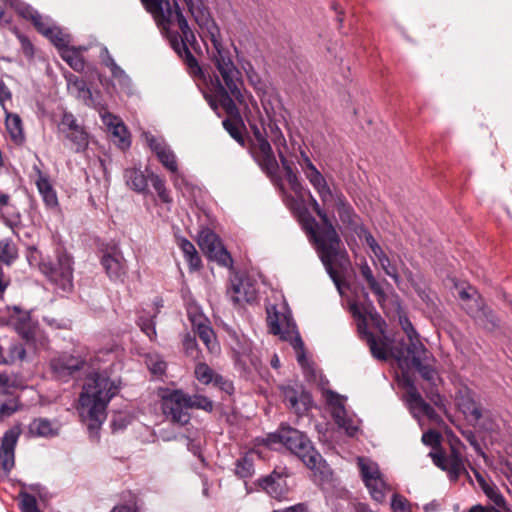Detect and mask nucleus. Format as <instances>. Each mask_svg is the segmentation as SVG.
Here are the masks:
<instances>
[{"mask_svg": "<svg viewBox=\"0 0 512 512\" xmlns=\"http://www.w3.org/2000/svg\"><path fill=\"white\" fill-rule=\"evenodd\" d=\"M188 11L195 21L202 27L207 28V53L214 67L211 85L213 95L205 94L213 110L221 106L230 117L239 116L238 108L234 100L242 103L243 81L240 70L235 65L230 49L225 46L221 39L220 29L210 18L201 0H183Z\"/></svg>", "mask_w": 512, "mask_h": 512, "instance_id": "1", "label": "nucleus"}, {"mask_svg": "<svg viewBox=\"0 0 512 512\" xmlns=\"http://www.w3.org/2000/svg\"><path fill=\"white\" fill-rule=\"evenodd\" d=\"M310 204L322 223L320 225L309 213H303L300 216L302 228L313 242L326 272L340 291L342 280L335 266L344 268L349 265L348 254L335 227L316 199L311 197Z\"/></svg>", "mask_w": 512, "mask_h": 512, "instance_id": "2", "label": "nucleus"}, {"mask_svg": "<svg viewBox=\"0 0 512 512\" xmlns=\"http://www.w3.org/2000/svg\"><path fill=\"white\" fill-rule=\"evenodd\" d=\"M140 1L145 10L152 15L162 34L169 40L173 50L183 59L188 72L193 76L202 77L203 70L186 44L194 41L195 35L178 3L170 0Z\"/></svg>", "mask_w": 512, "mask_h": 512, "instance_id": "3", "label": "nucleus"}, {"mask_svg": "<svg viewBox=\"0 0 512 512\" xmlns=\"http://www.w3.org/2000/svg\"><path fill=\"white\" fill-rule=\"evenodd\" d=\"M119 392V387L107 375L92 373L79 397V415L87 421L89 430H97L106 419L110 400Z\"/></svg>", "mask_w": 512, "mask_h": 512, "instance_id": "4", "label": "nucleus"}, {"mask_svg": "<svg viewBox=\"0 0 512 512\" xmlns=\"http://www.w3.org/2000/svg\"><path fill=\"white\" fill-rule=\"evenodd\" d=\"M257 441L270 449H276L277 445L285 446L298 456L309 469L319 473L321 480H327L331 475L329 469L323 464L322 456L313 447L312 442L305 434L295 428L281 425L276 432L258 438Z\"/></svg>", "mask_w": 512, "mask_h": 512, "instance_id": "5", "label": "nucleus"}, {"mask_svg": "<svg viewBox=\"0 0 512 512\" xmlns=\"http://www.w3.org/2000/svg\"><path fill=\"white\" fill-rule=\"evenodd\" d=\"M112 350H100L93 356L73 355L62 353L50 360V369L52 376L62 382H67L76 372L84 369L86 366L96 369L100 362L109 361L112 356Z\"/></svg>", "mask_w": 512, "mask_h": 512, "instance_id": "6", "label": "nucleus"}, {"mask_svg": "<svg viewBox=\"0 0 512 512\" xmlns=\"http://www.w3.org/2000/svg\"><path fill=\"white\" fill-rule=\"evenodd\" d=\"M251 129L255 136L252 151L257 158H262V160H276L271 144L267 139L270 138L276 147L279 160H287L288 147L286 139L275 121L269 120L267 127L264 128L263 131L255 125H251Z\"/></svg>", "mask_w": 512, "mask_h": 512, "instance_id": "7", "label": "nucleus"}, {"mask_svg": "<svg viewBox=\"0 0 512 512\" xmlns=\"http://www.w3.org/2000/svg\"><path fill=\"white\" fill-rule=\"evenodd\" d=\"M41 273L58 289L67 292L73 288V258L64 249L56 250L55 260H42Z\"/></svg>", "mask_w": 512, "mask_h": 512, "instance_id": "8", "label": "nucleus"}, {"mask_svg": "<svg viewBox=\"0 0 512 512\" xmlns=\"http://www.w3.org/2000/svg\"><path fill=\"white\" fill-rule=\"evenodd\" d=\"M230 346L235 364L245 377L250 378L260 374L262 361L259 351L252 346V342L245 336L234 334L231 336Z\"/></svg>", "mask_w": 512, "mask_h": 512, "instance_id": "9", "label": "nucleus"}, {"mask_svg": "<svg viewBox=\"0 0 512 512\" xmlns=\"http://www.w3.org/2000/svg\"><path fill=\"white\" fill-rule=\"evenodd\" d=\"M350 311L357 320L358 330L362 338L366 340L372 356L381 361H386L390 355L393 356L394 347L391 348L385 339L377 338L368 331L366 316L356 303L350 304Z\"/></svg>", "mask_w": 512, "mask_h": 512, "instance_id": "10", "label": "nucleus"}, {"mask_svg": "<svg viewBox=\"0 0 512 512\" xmlns=\"http://www.w3.org/2000/svg\"><path fill=\"white\" fill-rule=\"evenodd\" d=\"M161 408L164 416L173 424L185 426L190 422L191 415L186 405L185 392L173 390L162 397Z\"/></svg>", "mask_w": 512, "mask_h": 512, "instance_id": "11", "label": "nucleus"}, {"mask_svg": "<svg viewBox=\"0 0 512 512\" xmlns=\"http://www.w3.org/2000/svg\"><path fill=\"white\" fill-rule=\"evenodd\" d=\"M260 168L271 181L277 185L282 186V181L286 180L290 188L295 193H300L302 186L298 180L297 174L294 171L292 164L294 162H258Z\"/></svg>", "mask_w": 512, "mask_h": 512, "instance_id": "12", "label": "nucleus"}, {"mask_svg": "<svg viewBox=\"0 0 512 512\" xmlns=\"http://www.w3.org/2000/svg\"><path fill=\"white\" fill-rule=\"evenodd\" d=\"M429 456L435 466L447 472L448 478L452 482H456L461 474L466 472L462 454L454 445H451L448 455L439 450L430 452Z\"/></svg>", "mask_w": 512, "mask_h": 512, "instance_id": "13", "label": "nucleus"}, {"mask_svg": "<svg viewBox=\"0 0 512 512\" xmlns=\"http://www.w3.org/2000/svg\"><path fill=\"white\" fill-rule=\"evenodd\" d=\"M198 245L210 259L217 261L220 265L227 267L232 264V257L212 230L205 228L199 232Z\"/></svg>", "mask_w": 512, "mask_h": 512, "instance_id": "14", "label": "nucleus"}, {"mask_svg": "<svg viewBox=\"0 0 512 512\" xmlns=\"http://www.w3.org/2000/svg\"><path fill=\"white\" fill-rule=\"evenodd\" d=\"M22 434V425L16 423L4 432L0 445V471L8 476L15 465V447Z\"/></svg>", "mask_w": 512, "mask_h": 512, "instance_id": "15", "label": "nucleus"}, {"mask_svg": "<svg viewBox=\"0 0 512 512\" xmlns=\"http://www.w3.org/2000/svg\"><path fill=\"white\" fill-rule=\"evenodd\" d=\"M100 263L103 266L106 275L113 282L123 283L128 272V266L123 253L116 246L107 249L101 259Z\"/></svg>", "mask_w": 512, "mask_h": 512, "instance_id": "16", "label": "nucleus"}, {"mask_svg": "<svg viewBox=\"0 0 512 512\" xmlns=\"http://www.w3.org/2000/svg\"><path fill=\"white\" fill-rule=\"evenodd\" d=\"M362 479L368 488L372 498L377 502H383L386 496L387 485L382 479L376 464H366L359 459Z\"/></svg>", "mask_w": 512, "mask_h": 512, "instance_id": "17", "label": "nucleus"}, {"mask_svg": "<svg viewBox=\"0 0 512 512\" xmlns=\"http://www.w3.org/2000/svg\"><path fill=\"white\" fill-rule=\"evenodd\" d=\"M400 366H412L421 375V377L429 382H433L436 377V370L430 365V360H433V356L426 347H423V351H412L407 354L405 358H395Z\"/></svg>", "mask_w": 512, "mask_h": 512, "instance_id": "18", "label": "nucleus"}, {"mask_svg": "<svg viewBox=\"0 0 512 512\" xmlns=\"http://www.w3.org/2000/svg\"><path fill=\"white\" fill-rule=\"evenodd\" d=\"M399 323L402 330L407 336L408 343L401 341L399 345L394 347V358H405L412 351H423L424 344L420 341V337L413 324L406 315L399 316Z\"/></svg>", "mask_w": 512, "mask_h": 512, "instance_id": "19", "label": "nucleus"}, {"mask_svg": "<svg viewBox=\"0 0 512 512\" xmlns=\"http://www.w3.org/2000/svg\"><path fill=\"white\" fill-rule=\"evenodd\" d=\"M33 170L36 173L34 183L43 200L45 207L51 211H59L60 204L57 192L53 187L50 177L42 171L39 165H34Z\"/></svg>", "mask_w": 512, "mask_h": 512, "instance_id": "20", "label": "nucleus"}, {"mask_svg": "<svg viewBox=\"0 0 512 512\" xmlns=\"http://www.w3.org/2000/svg\"><path fill=\"white\" fill-rule=\"evenodd\" d=\"M66 80L67 88L72 95L81 100L86 106L93 107L99 111L103 110L99 94L94 95L83 79L70 73L66 76Z\"/></svg>", "mask_w": 512, "mask_h": 512, "instance_id": "21", "label": "nucleus"}, {"mask_svg": "<svg viewBox=\"0 0 512 512\" xmlns=\"http://www.w3.org/2000/svg\"><path fill=\"white\" fill-rule=\"evenodd\" d=\"M282 395L286 406L299 416L305 414L312 406V397L304 389L283 387Z\"/></svg>", "mask_w": 512, "mask_h": 512, "instance_id": "22", "label": "nucleus"}, {"mask_svg": "<svg viewBox=\"0 0 512 512\" xmlns=\"http://www.w3.org/2000/svg\"><path fill=\"white\" fill-rule=\"evenodd\" d=\"M406 400L409 409L415 418H418L420 415H424L434 422H439L441 420L438 413L422 398L421 394L413 384H411L407 389Z\"/></svg>", "mask_w": 512, "mask_h": 512, "instance_id": "23", "label": "nucleus"}, {"mask_svg": "<svg viewBox=\"0 0 512 512\" xmlns=\"http://www.w3.org/2000/svg\"><path fill=\"white\" fill-rule=\"evenodd\" d=\"M99 113L104 125L111 133L113 142L116 143L121 149H127L131 143L130 134L122 120L109 112H102L101 110Z\"/></svg>", "mask_w": 512, "mask_h": 512, "instance_id": "24", "label": "nucleus"}, {"mask_svg": "<svg viewBox=\"0 0 512 512\" xmlns=\"http://www.w3.org/2000/svg\"><path fill=\"white\" fill-rule=\"evenodd\" d=\"M153 174L147 165L143 168L140 162L138 166L134 165L125 169L124 179L130 189L140 194H146L149 191L148 181H150V175Z\"/></svg>", "mask_w": 512, "mask_h": 512, "instance_id": "25", "label": "nucleus"}, {"mask_svg": "<svg viewBox=\"0 0 512 512\" xmlns=\"http://www.w3.org/2000/svg\"><path fill=\"white\" fill-rule=\"evenodd\" d=\"M7 324L12 326L23 338H30L33 334L31 317L28 312L14 306L7 308Z\"/></svg>", "mask_w": 512, "mask_h": 512, "instance_id": "26", "label": "nucleus"}, {"mask_svg": "<svg viewBox=\"0 0 512 512\" xmlns=\"http://www.w3.org/2000/svg\"><path fill=\"white\" fill-rule=\"evenodd\" d=\"M458 406L468 420L478 422L482 418L481 405L475 399L474 393L470 389L465 388L460 391Z\"/></svg>", "mask_w": 512, "mask_h": 512, "instance_id": "27", "label": "nucleus"}, {"mask_svg": "<svg viewBox=\"0 0 512 512\" xmlns=\"http://www.w3.org/2000/svg\"><path fill=\"white\" fill-rule=\"evenodd\" d=\"M230 297L234 303H252L257 298L256 285L249 278L239 279L233 283L230 290Z\"/></svg>", "mask_w": 512, "mask_h": 512, "instance_id": "28", "label": "nucleus"}, {"mask_svg": "<svg viewBox=\"0 0 512 512\" xmlns=\"http://www.w3.org/2000/svg\"><path fill=\"white\" fill-rule=\"evenodd\" d=\"M192 326L194 331L197 333L199 338L205 344L210 352H215L219 349V345L216 341V336L213 329L208 324L207 319L201 315H195L191 318Z\"/></svg>", "mask_w": 512, "mask_h": 512, "instance_id": "29", "label": "nucleus"}, {"mask_svg": "<svg viewBox=\"0 0 512 512\" xmlns=\"http://www.w3.org/2000/svg\"><path fill=\"white\" fill-rule=\"evenodd\" d=\"M306 168L305 173L312 186L318 192L323 203H326L332 199V192L327 185V182L323 175L315 168L312 162H305Z\"/></svg>", "mask_w": 512, "mask_h": 512, "instance_id": "30", "label": "nucleus"}, {"mask_svg": "<svg viewBox=\"0 0 512 512\" xmlns=\"http://www.w3.org/2000/svg\"><path fill=\"white\" fill-rule=\"evenodd\" d=\"M258 485L275 499L283 498L287 492L284 480L276 472L259 479Z\"/></svg>", "mask_w": 512, "mask_h": 512, "instance_id": "31", "label": "nucleus"}, {"mask_svg": "<svg viewBox=\"0 0 512 512\" xmlns=\"http://www.w3.org/2000/svg\"><path fill=\"white\" fill-rule=\"evenodd\" d=\"M28 432L33 437H54L59 433V428L51 420L35 418L28 426Z\"/></svg>", "mask_w": 512, "mask_h": 512, "instance_id": "32", "label": "nucleus"}, {"mask_svg": "<svg viewBox=\"0 0 512 512\" xmlns=\"http://www.w3.org/2000/svg\"><path fill=\"white\" fill-rule=\"evenodd\" d=\"M4 113L6 130L11 140L16 144L23 143L25 140V135L20 116L16 113L9 112L8 109H5Z\"/></svg>", "mask_w": 512, "mask_h": 512, "instance_id": "33", "label": "nucleus"}, {"mask_svg": "<svg viewBox=\"0 0 512 512\" xmlns=\"http://www.w3.org/2000/svg\"><path fill=\"white\" fill-rule=\"evenodd\" d=\"M144 136L150 149L155 153L159 160L174 159L175 155L163 137L154 136L150 133H145Z\"/></svg>", "mask_w": 512, "mask_h": 512, "instance_id": "34", "label": "nucleus"}, {"mask_svg": "<svg viewBox=\"0 0 512 512\" xmlns=\"http://www.w3.org/2000/svg\"><path fill=\"white\" fill-rule=\"evenodd\" d=\"M177 245L184 254L190 270H199L202 267V261L193 243L185 237H177Z\"/></svg>", "mask_w": 512, "mask_h": 512, "instance_id": "35", "label": "nucleus"}, {"mask_svg": "<svg viewBox=\"0 0 512 512\" xmlns=\"http://www.w3.org/2000/svg\"><path fill=\"white\" fill-rule=\"evenodd\" d=\"M360 273L370 290L375 294L379 305L382 306L387 299V295L382 285L374 277L373 271L366 261L360 265Z\"/></svg>", "mask_w": 512, "mask_h": 512, "instance_id": "36", "label": "nucleus"}, {"mask_svg": "<svg viewBox=\"0 0 512 512\" xmlns=\"http://www.w3.org/2000/svg\"><path fill=\"white\" fill-rule=\"evenodd\" d=\"M459 296L464 301V309L470 316L476 318L482 313L483 301L475 291L471 294L463 289L459 292Z\"/></svg>", "mask_w": 512, "mask_h": 512, "instance_id": "37", "label": "nucleus"}, {"mask_svg": "<svg viewBox=\"0 0 512 512\" xmlns=\"http://www.w3.org/2000/svg\"><path fill=\"white\" fill-rule=\"evenodd\" d=\"M18 259V248L10 238L0 240V262L10 266Z\"/></svg>", "mask_w": 512, "mask_h": 512, "instance_id": "38", "label": "nucleus"}, {"mask_svg": "<svg viewBox=\"0 0 512 512\" xmlns=\"http://www.w3.org/2000/svg\"><path fill=\"white\" fill-rule=\"evenodd\" d=\"M327 401L329 405L334 407L332 411V417L334 418L336 424L340 427H346V411L341 397L334 392H330Z\"/></svg>", "mask_w": 512, "mask_h": 512, "instance_id": "39", "label": "nucleus"}, {"mask_svg": "<svg viewBox=\"0 0 512 512\" xmlns=\"http://www.w3.org/2000/svg\"><path fill=\"white\" fill-rule=\"evenodd\" d=\"M374 256L377 259L383 271L385 272V274L391 277L396 284H399L400 275L397 266L394 263H392V261L385 253V251L381 249L380 252L375 253Z\"/></svg>", "mask_w": 512, "mask_h": 512, "instance_id": "40", "label": "nucleus"}, {"mask_svg": "<svg viewBox=\"0 0 512 512\" xmlns=\"http://www.w3.org/2000/svg\"><path fill=\"white\" fill-rule=\"evenodd\" d=\"M150 182L158 196L159 201L165 205H171L173 203V198L170 191L166 187L165 181L154 173L153 175H150Z\"/></svg>", "mask_w": 512, "mask_h": 512, "instance_id": "41", "label": "nucleus"}, {"mask_svg": "<svg viewBox=\"0 0 512 512\" xmlns=\"http://www.w3.org/2000/svg\"><path fill=\"white\" fill-rule=\"evenodd\" d=\"M64 138L71 143V147L77 152L85 150L88 146V134L83 126L75 129V131H71Z\"/></svg>", "mask_w": 512, "mask_h": 512, "instance_id": "42", "label": "nucleus"}, {"mask_svg": "<svg viewBox=\"0 0 512 512\" xmlns=\"http://www.w3.org/2000/svg\"><path fill=\"white\" fill-rule=\"evenodd\" d=\"M235 474L242 478H251L254 474V461L250 454H245L243 457L237 459L235 463Z\"/></svg>", "mask_w": 512, "mask_h": 512, "instance_id": "43", "label": "nucleus"}, {"mask_svg": "<svg viewBox=\"0 0 512 512\" xmlns=\"http://www.w3.org/2000/svg\"><path fill=\"white\" fill-rule=\"evenodd\" d=\"M186 405L190 409H201L206 412H212L214 404L208 397L200 394L189 395L185 393Z\"/></svg>", "mask_w": 512, "mask_h": 512, "instance_id": "44", "label": "nucleus"}, {"mask_svg": "<svg viewBox=\"0 0 512 512\" xmlns=\"http://www.w3.org/2000/svg\"><path fill=\"white\" fill-rule=\"evenodd\" d=\"M223 127L235 139L240 145H244L243 129L244 125L239 119H225L223 121Z\"/></svg>", "mask_w": 512, "mask_h": 512, "instance_id": "45", "label": "nucleus"}, {"mask_svg": "<svg viewBox=\"0 0 512 512\" xmlns=\"http://www.w3.org/2000/svg\"><path fill=\"white\" fill-rule=\"evenodd\" d=\"M482 489L486 497L494 504L493 507L498 510L506 508L507 501L496 486L484 484L482 485Z\"/></svg>", "mask_w": 512, "mask_h": 512, "instance_id": "46", "label": "nucleus"}, {"mask_svg": "<svg viewBox=\"0 0 512 512\" xmlns=\"http://www.w3.org/2000/svg\"><path fill=\"white\" fill-rule=\"evenodd\" d=\"M64 61L75 71H82L85 67V62L82 56L75 49L66 48L61 54Z\"/></svg>", "mask_w": 512, "mask_h": 512, "instance_id": "47", "label": "nucleus"}, {"mask_svg": "<svg viewBox=\"0 0 512 512\" xmlns=\"http://www.w3.org/2000/svg\"><path fill=\"white\" fill-rule=\"evenodd\" d=\"M82 125L78 123L75 116L70 112H64L58 123V131L64 137L71 131L80 128Z\"/></svg>", "mask_w": 512, "mask_h": 512, "instance_id": "48", "label": "nucleus"}, {"mask_svg": "<svg viewBox=\"0 0 512 512\" xmlns=\"http://www.w3.org/2000/svg\"><path fill=\"white\" fill-rule=\"evenodd\" d=\"M26 356V350L21 343H11L7 355H5L6 365L15 364L18 361H23Z\"/></svg>", "mask_w": 512, "mask_h": 512, "instance_id": "49", "label": "nucleus"}, {"mask_svg": "<svg viewBox=\"0 0 512 512\" xmlns=\"http://www.w3.org/2000/svg\"><path fill=\"white\" fill-rule=\"evenodd\" d=\"M195 377L197 378V380L199 382H201L202 384H205V385H208L210 383H212L214 377H215V372L213 371V369H211L206 363L204 362H199L196 366H195Z\"/></svg>", "mask_w": 512, "mask_h": 512, "instance_id": "50", "label": "nucleus"}, {"mask_svg": "<svg viewBox=\"0 0 512 512\" xmlns=\"http://www.w3.org/2000/svg\"><path fill=\"white\" fill-rule=\"evenodd\" d=\"M20 510L21 512H42L34 495L29 493L20 494Z\"/></svg>", "mask_w": 512, "mask_h": 512, "instance_id": "51", "label": "nucleus"}, {"mask_svg": "<svg viewBox=\"0 0 512 512\" xmlns=\"http://www.w3.org/2000/svg\"><path fill=\"white\" fill-rule=\"evenodd\" d=\"M234 49H235V52L237 53L238 63L241 66V69L245 72L248 80L252 84H255L256 82L259 81V76H258L257 72L255 71L252 63L249 60L245 59L244 57L238 55L236 47Z\"/></svg>", "mask_w": 512, "mask_h": 512, "instance_id": "52", "label": "nucleus"}, {"mask_svg": "<svg viewBox=\"0 0 512 512\" xmlns=\"http://www.w3.org/2000/svg\"><path fill=\"white\" fill-rule=\"evenodd\" d=\"M45 37L51 40V42L58 48H65L69 43L68 35L63 33L59 27L55 26L52 28L51 33H48Z\"/></svg>", "mask_w": 512, "mask_h": 512, "instance_id": "53", "label": "nucleus"}, {"mask_svg": "<svg viewBox=\"0 0 512 512\" xmlns=\"http://www.w3.org/2000/svg\"><path fill=\"white\" fill-rule=\"evenodd\" d=\"M162 163H163L164 167L173 174L172 181L176 188H181L182 185L188 184V182L186 181L184 176L181 175L178 171V165H177L178 162H162Z\"/></svg>", "mask_w": 512, "mask_h": 512, "instance_id": "54", "label": "nucleus"}, {"mask_svg": "<svg viewBox=\"0 0 512 512\" xmlns=\"http://www.w3.org/2000/svg\"><path fill=\"white\" fill-rule=\"evenodd\" d=\"M183 347L187 356L192 358H197L199 356V349L196 342V339L191 334H185L183 338Z\"/></svg>", "mask_w": 512, "mask_h": 512, "instance_id": "55", "label": "nucleus"}, {"mask_svg": "<svg viewBox=\"0 0 512 512\" xmlns=\"http://www.w3.org/2000/svg\"><path fill=\"white\" fill-rule=\"evenodd\" d=\"M391 507L394 512H412L411 504L402 495L394 494L391 501Z\"/></svg>", "mask_w": 512, "mask_h": 512, "instance_id": "56", "label": "nucleus"}, {"mask_svg": "<svg viewBox=\"0 0 512 512\" xmlns=\"http://www.w3.org/2000/svg\"><path fill=\"white\" fill-rule=\"evenodd\" d=\"M32 23L38 30V32H40L44 36H46L48 33H51V30L54 27V25L51 23V20L47 17L42 16L40 13L38 14V17L34 18Z\"/></svg>", "mask_w": 512, "mask_h": 512, "instance_id": "57", "label": "nucleus"}, {"mask_svg": "<svg viewBox=\"0 0 512 512\" xmlns=\"http://www.w3.org/2000/svg\"><path fill=\"white\" fill-rule=\"evenodd\" d=\"M212 383L218 387L219 389L225 391L227 394H232L234 392V385L232 381L224 378L220 374H215V377L212 381Z\"/></svg>", "mask_w": 512, "mask_h": 512, "instance_id": "58", "label": "nucleus"}, {"mask_svg": "<svg viewBox=\"0 0 512 512\" xmlns=\"http://www.w3.org/2000/svg\"><path fill=\"white\" fill-rule=\"evenodd\" d=\"M147 364L150 371L155 375H162L166 369V363L159 357H149Z\"/></svg>", "mask_w": 512, "mask_h": 512, "instance_id": "59", "label": "nucleus"}, {"mask_svg": "<svg viewBox=\"0 0 512 512\" xmlns=\"http://www.w3.org/2000/svg\"><path fill=\"white\" fill-rule=\"evenodd\" d=\"M440 434L439 432L435 430H429L427 432H424L422 435V442L427 445L431 446L433 448L440 446Z\"/></svg>", "mask_w": 512, "mask_h": 512, "instance_id": "60", "label": "nucleus"}, {"mask_svg": "<svg viewBox=\"0 0 512 512\" xmlns=\"http://www.w3.org/2000/svg\"><path fill=\"white\" fill-rule=\"evenodd\" d=\"M19 409L18 402L14 399L9 400L8 402L3 403L0 406V419H4L6 417H10Z\"/></svg>", "mask_w": 512, "mask_h": 512, "instance_id": "61", "label": "nucleus"}, {"mask_svg": "<svg viewBox=\"0 0 512 512\" xmlns=\"http://www.w3.org/2000/svg\"><path fill=\"white\" fill-rule=\"evenodd\" d=\"M339 217L343 222H347L351 224L353 222L354 213L352 208L344 201H340L339 207Z\"/></svg>", "mask_w": 512, "mask_h": 512, "instance_id": "62", "label": "nucleus"}, {"mask_svg": "<svg viewBox=\"0 0 512 512\" xmlns=\"http://www.w3.org/2000/svg\"><path fill=\"white\" fill-rule=\"evenodd\" d=\"M18 40L21 44V50L23 54L28 58L32 59L34 57V46L31 41L25 35L18 34Z\"/></svg>", "mask_w": 512, "mask_h": 512, "instance_id": "63", "label": "nucleus"}, {"mask_svg": "<svg viewBox=\"0 0 512 512\" xmlns=\"http://www.w3.org/2000/svg\"><path fill=\"white\" fill-rule=\"evenodd\" d=\"M272 512H312L309 508L308 504L305 502H300L289 507L275 509Z\"/></svg>", "mask_w": 512, "mask_h": 512, "instance_id": "64", "label": "nucleus"}]
</instances>
